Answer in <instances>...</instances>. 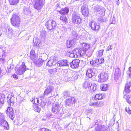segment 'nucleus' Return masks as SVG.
Here are the masks:
<instances>
[{
    "instance_id": "obj_1",
    "label": "nucleus",
    "mask_w": 131,
    "mask_h": 131,
    "mask_svg": "<svg viewBox=\"0 0 131 131\" xmlns=\"http://www.w3.org/2000/svg\"><path fill=\"white\" fill-rule=\"evenodd\" d=\"M11 24L12 26L15 27H18L20 25V19L19 16L16 14L12 16L10 19Z\"/></svg>"
},
{
    "instance_id": "obj_2",
    "label": "nucleus",
    "mask_w": 131,
    "mask_h": 131,
    "mask_svg": "<svg viewBox=\"0 0 131 131\" xmlns=\"http://www.w3.org/2000/svg\"><path fill=\"white\" fill-rule=\"evenodd\" d=\"M27 70L28 68H26L25 64L24 62L22 63L21 65L17 66L15 69L16 73L19 75L23 74L25 71Z\"/></svg>"
},
{
    "instance_id": "obj_3",
    "label": "nucleus",
    "mask_w": 131,
    "mask_h": 131,
    "mask_svg": "<svg viewBox=\"0 0 131 131\" xmlns=\"http://www.w3.org/2000/svg\"><path fill=\"white\" fill-rule=\"evenodd\" d=\"M48 30H51L56 28V22L53 20H49L45 24Z\"/></svg>"
},
{
    "instance_id": "obj_4",
    "label": "nucleus",
    "mask_w": 131,
    "mask_h": 131,
    "mask_svg": "<svg viewBox=\"0 0 131 131\" xmlns=\"http://www.w3.org/2000/svg\"><path fill=\"white\" fill-rule=\"evenodd\" d=\"M72 21L73 23L77 24H80L81 22V19L79 15L77 13H73L72 15Z\"/></svg>"
},
{
    "instance_id": "obj_5",
    "label": "nucleus",
    "mask_w": 131,
    "mask_h": 131,
    "mask_svg": "<svg viewBox=\"0 0 131 131\" xmlns=\"http://www.w3.org/2000/svg\"><path fill=\"white\" fill-rule=\"evenodd\" d=\"M45 0H36L34 7L36 10H40L44 4Z\"/></svg>"
},
{
    "instance_id": "obj_6",
    "label": "nucleus",
    "mask_w": 131,
    "mask_h": 131,
    "mask_svg": "<svg viewBox=\"0 0 131 131\" xmlns=\"http://www.w3.org/2000/svg\"><path fill=\"white\" fill-rule=\"evenodd\" d=\"M61 109V107L58 103H54L53 104L52 110L54 114H58Z\"/></svg>"
},
{
    "instance_id": "obj_7",
    "label": "nucleus",
    "mask_w": 131,
    "mask_h": 131,
    "mask_svg": "<svg viewBox=\"0 0 131 131\" xmlns=\"http://www.w3.org/2000/svg\"><path fill=\"white\" fill-rule=\"evenodd\" d=\"M98 77L99 78L98 81L101 82H103L108 80V76L106 73H102L99 74Z\"/></svg>"
},
{
    "instance_id": "obj_8",
    "label": "nucleus",
    "mask_w": 131,
    "mask_h": 131,
    "mask_svg": "<svg viewBox=\"0 0 131 131\" xmlns=\"http://www.w3.org/2000/svg\"><path fill=\"white\" fill-rule=\"evenodd\" d=\"M16 100V99L13 96V94H11L8 95L7 100L8 103V105H13L14 103Z\"/></svg>"
},
{
    "instance_id": "obj_9",
    "label": "nucleus",
    "mask_w": 131,
    "mask_h": 131,
    "mask_svg": "<svg viewBox=\"0 0 131 131\" xmlns=\"http://www.w3.org/2000/svg\"><path fill=\"white\" fill-rule=\"evenodd\" d=\"M6 112L7 114L8 115L9 117L12 120L15 117V115L13 110L11 106L8 105Z\"/></svg>"
},
{
    "instance_id": "obj_10",
    "label": "nucleus",
    "mask_w": 131,
    "mask_h": 131,
    "mask_svg": "<svg viewBox=\"0 0 131 131\" xmlns=\"http://www.w3.org/2000/svg\"><path fill=\"white\" fill-rule=\"evenodd\" d=\"M90 26L91 27L92 29L93 30L97 31L100 28V26L99 24L96 23L95 21L92 20L91 23L90 24Z\"/></svg>"
},
{
    "instance_id": "obj_11",
    "label": "nucleus",
    "mask_w": 131,
    "mask_h": 131,
    "mask_svg": "<svg viewBox=\"0 0 131 131\" xmlns=\"http://www.w3.org/2000/svg\"><path fill=\"white\" fill-rule=\"evenodd\" d=\"M81 11L82 14L85 17H87L89 14L88 7L86 5H83L81 7Z\"/></svg>"
},
{
    "instance_id": "obj_12",
    "label": "nucleus",
    "mask_w": 131,
    "mask_h": 131,
    "mask_svg": "<svg viewBox=\"0 0 131 131\" xmlns=\"http://www.w3.org/2000/svg\"><path fill=\"white\" fill-rule=\"evenodd\" d=\"M80 62V60L78 59L73 60L70 63V65L72 68H76L78 67Z\"/></svg>"
},
{
    "instance_id": "obj_13",
    "label": "nucleus",
    "mask_w": 131,
    "mask_h": 131,
    "mask_svg": "<svg viewBox=\"0 0 131 131\" xmlns=\"http://www.w3.org/2000/svg\"><path fill=\"white\" fill-rule=\"evenodd\" d=\"M54 88L53 86L51 85H49L45 89L43 94L44 95H48L54 91Z\"/></svg>"
},
{
    "instance_id": "obj_14",
    "label": "nucleus",
    "mask_w": 131,
    "mask_h": 131,
    "mask_svg": "<svg viewBox=\"0 0 131 131\" xmlns=\"http://www.w3.org/2000/svg\"><path fill=\"white\" fill-rule=\"evenodd\" d=\"M77 100L74 97H71L66 100V105L70 106L71 104H72L76 102Z\"/></svg>"
},
{
    "instance_id": "obj_15",
    "label": "nucleus",
    "mask_w": 131,
    "mask_h": 131,
    "mask_svg": "<svg viewBox=\"0 0 131 131\" xmlns=\"http://www.w3.org/2000/svg\"><path fill=\"white\" fill-rule=\"evenodd\" d=\"M13 31L12 28L9 26H7L6 29L5 34L9 37H12L13 35Z\"/></svg>"
},
{
    "instance_id": "obj_16",
    "label": "nucleus",
    "mask_w": 131,
    "mask_h": 131,
    "mask_svg": "<svg viewBox=\"0 0 131 131\" xmlns=\"http://www.w3.org/2000/svg\"><path fill=\"white\" fill-rule=\"evenodd\" d=\"M121 73L120 69L119 68H116L115 70L114 79L115 80H117L119 78Z\"/></svg>"
},
{
    "instance_id": "obj_17",
    "label": "nucleus",
    "mask_w": 131,
    "mask_h": 131,
    "mask_svg": "<svg viewBox=\"0 0 131 131\" xmlns=\"http://www.w3.org/2000/svg\"><path fill=\"white\" fill-rule=\"evenodd\" d=\"M94 10L97 12L98 13L100 14H102L105 11V10L103 7L99 5L96 6Z\"/></svg>"
},
{
    "instance_id": "obj_18",
    "label": "nucleus",
    "mask_w": 131,
    "mask_h": 131,
    "mask_svg": "<svg viewBox=\"0 0 131 131\" xmlns=\"http://www.w3.org/2000/svg\"><path fill=\"white\" fill-rule=\"evenodd\" d=\"M69 64H68V61L66 60H63L59 61L58 62V65L59 66H69Z\"/></svg>"
},
{
    "instance_id": "obj_19",
    "label": "nucleus",
    "mask_w": 131,
    "mask_h": 131,
    "mask_svg": "<svg viewBox=\"0 0 131 131\" xmlns=\"http://www.w3.org/2000/svg\"><path fill=\"white\" fill-rule=\"evenodd\" d=\"M0 126L6 130H8L9 129V125L7 122L5 120L0 122Z\"/></svg>"
},
{
    "instance_id": "obj_20",
    "label": "nucleus",
    "mask_w": 131,
    "mask_h": 131,
    "mask_svg": "<svg viewBox=\"0 0 131 131\" xmlns=\"http://www.w3.org/2000/svg\"><path fill=\"white\" fill-rule=\"evenodd\" d=\"M44 61L38 58L36 60H34V63L37 66L40 67Z\"/></svg>"
},
{
    "instance_id": "obj_21",
    "label": "nucleus",
    "mask_w": 131,
    "mask_h": 131,
    "mask_svg": "<svg viewBox=\"0 0 131 131\" xmlns=\"http://www.w3.org/2000/svg\"><path fill=\"white\" fill-rule=\"evenodd\" d=\"M69 11V8L67 7H66L62 8L60 10H59V11H58V12L60 13L61 14L65 15L67 14Z\"/></svg>"
},
{
    "instance_id": "obj_22",
    "label": "nucleus",
    "mask_w": 131,
    "mask_h": 131,
    "mask_svg": "<svg viewBox=\"0 0 131 131\" xmlns=\"http://www.w3.org/2000/svg\"><path fill=\"white\" fill-rule=\"evenodd\" d=\"M124 91L126 93H129L131 92V82L127 83L126 84Z\"/></svg>"
},
{
    "instance_id": "obj_23",
    "label": "nucleus",
    "mask_w": 131,
    "mask_h": 131,
    "mask_svg": "<svg viewBox=\"0 0 131 131\" xmlns=\"http://www.w3.org/2000/svg\"><path fill=\"white\" fill-rule=\"evenodd\" d=\"M5 98L4 94L2 93H0V108L1 107L4 103Z\"/></svg>"
},
{
    "instance_id": "obj_24",
    "label": "nucleus",
    "mask_w": 131,
    "mask_h": 131,
    "mask_svg": "<svg viewBox=\"0 0 131 131\" xmlns=\"http://www.w3.org/2000/svg\"><path fill=\"white\" fill-rule=\"evenodd\" d=\"M92 84V83L88 81H86L83 83V87L85 89L88 88L90 89Z\"/></svg>"
},
{
    "instance_id": "obj_25",
    "label": "nucleus",
    "mask_w": 131,
    "mask_h": 131,
    "mask_svg": "<svg viewBox=\"0 0 131 131\" xmlns=\"http://www.w3.org/2000/svg\"><path fill=\"white\" fill-rule=\"evenodd\" d=\"M46 31L45 30L41 31L40 34V37L42 40H43L46 39Z\"/></svg>"
},
{
    "instance_id": "obj_26",
    "label": "nucleus",
    "mask_w": 131,
    "mask_h": 131,
    "mask_svg": "<svg viewBox=\"0 0 131 131\" xmlns=\"http://www.w3.org/2000/svg\"><path fill=\"white\" fill-rule=\"evenodd\" d=\"M80 47L81 49H86L88 50L89 48V46L86 43L83 42L80 43Z\"/></svg>"
},
{
    "instance_id": "obj_27",
    "label": "nucleus",
    "mask_w": 131,
    "mask_h": 131,
    "mask_svg": "<svg viewBox=\"0 0 131 131\" xmlns=\"http://www.w3.org/2000/svg\"><path fill=\"white\" fill-rule=\"evenodd\" d=\"M56 63L55 59H53L50 60L47 62V66L49 67L55 64Z\"/></svg>"
},
{
    "instance_id": "obj_28",
    "label": "nucleus",
    "mask_w": 131,
    "mask_h": 131,
    "mask_svg": "<svg viewBox=\"0 0 131 131\" xmlns=\"http://www.w3.org/2000/svg\"><path fill=\"white\" fill-rule=\"evenodd\" d=\"M99 57H97V58L95 60L91 61L90 63L91 64H92L93 66H99Z\"/></svg>"
},
{
    "instance_id": "obj_29",
    "label": "nucleus",
    "mask_w": 131,
    "mask_h": 131,
    "mask_svg": "<svg viewBox=\"0 0 131 131\" xmlns=\"http://www.w3.org/2000/svg\"><path fill=\"white\" fill-rule=\"evenodd\" d=\"M60 19L65 24H67L68 23V18L65 15H63L60 16Z\"/></svg>"
},
{
    "instance_id": "obj_30",
    "label": "nucleus",
    "mask_w": 131,
    "mask_h": 131,
    "mask_svg": "<svg viewBox=\"0 0 131 131\" xmlns=\"http://www.w3.org/2000/svg\"><path fill=\"white\" fill-rule=\"evenodd\" d=\"M73 50L76 56H81V49H74Z\"/></svg>"
},
{
    "instance_id": "obj_31",
    "label": "nucleus",
    "mask_w": 131,
    "mask_h": 131,
    "mask_svg": "<svg viewBox=\"0 0 131 131\" xmlns=\"http://www.w3.org/2000/svg\"><path fill=\"white\" fill-rule=\"evenodd\" d=\"M98 87L97 84L95 83H93L92 84L91 86H90V89L91 90H93V91L96 90Z\"/></svg>"
},
{
    "instance_id": "obj_32",
    "label": "nucleus",
    "mask_w": 131,
    "mask_h": 131,
    "mask_svg": "<svg viewBox=\"0 0 131 131\" xmlns=\"http://www.w3.org/2000/svg\"><path fill=\"white\" fill-rule=\"evenodd\" d=\"M19 0H9V2L10 5H15L19 2Z\"/></svg>"
},
{
    "instance_id": "obj_33",
    "label": "nucleus",
    "mask_w": 131,
    "mask_h": 131,
    "mask_svg": "<svg viewBox=\"0 0 131 131\" xmlns=\"http://www.w3.org/2000/svg\"><path fill=\"white\" fill-rule=\"evenodd\" d=\"M33 44L34 46H37L40 43V41L39 39L36 38H34Z\"/></svg>"
},
{
    "instance_id": "obj_34",
    "label": "nucleus",
    "mask_w": 131,
    "mask_h": 131,
    "mask_svg": "<svg viewBox=\"0 0 131 131\" xmlns=\"http://www.w3.org/2000/svg\"><path fill=\"white\" fill-rule=\"evenodd\" d=\"M102 99V95L99 94H96L95 96L92 97L93 100H96L97 99L100 100Z\"/></svg>"
},
{
    "instance_id": "obj_35",
    "label": "nucleus",
    "mask_w": 131,
    "mask_h": 131,
    "mask_svg": "<svg viewBox=\"0 0 131 131\" xmlns=\"http://www.w3.org/2000/svg\"><path fill=\"white\" fill-rule=\"evenodd\" d=\"M78 36V34L76 32L74 31H73L71 32V37H72L73 39H75L77 38Z\"/></svg>"
},
{
    "instance_id": "obj_36",
    "label": "nucleus",
    "mask_w": 131,
    "mask_h": 131,
    "mask_svg": "<svg viewBox=\"0 0 131 131\" xmlns=\"http://www.w3.org/2000/svg\"><path fill=\"white\" fill-rule=\"evenodd\" d=\"M62 95L63 97H69L70 95L69 92L67 91H64L62 93Z\"/></svg>"
},
{
    "instance_id": "obj_37",
    "label": "nucleus",
    "mask_w": 131,
    "mask_h": 131,
    "mask_svg": "<svg viewBox=\"0 0 131 131\" xmlns=\"http://www.w3.org/2000/svg\"><path fill=\"white\" fill-rule=\"evenodd\" d=\"M104 50L103 49L100 50L96 52L97 57L100 58L103 54Z\"/></svg>"
},
{
    "instance_id": "obj_38",
    "label": "nucleus",
    "mask_w": 131,
    "mask_h": 131,
    "mask_svg": "<svg viewBox=\"0 0 131 131\" xmlns=\"http://www.w3.org/2000/svg\"><path fill=\"white\" fill-rule=\"evenodd\" d=\"M24 12L25 14L27 15L29 14L30 10L28 8L25 7L24 9Z\"/></svg>"
},
{
    "instance_id": "obj_39",
    "label": "nucleus",
    "mask_w": 131,
    "mask_h": 131,
    "mask_svg": "<svg viewBox=\"0 0 131 131\" xmlns=\"http://www.w3.org/2000/svg\"><path fill=\"white\" fill-rule=\"evenodd\" d=\"M97 104L96 107H99L103 106L104 105V103L103 101H99L96 102Z\"/></svg>"
},
{
    "instance_id": "obj_40",
    "label": "nucleus",
    "mask_w": 131,
    "mask_h": 131,
    "mask_svg": "<svg viewBox=\"0 0 131 131\" xmlns=\"http://www.w3.org/2000/svg\"><path fill=\"white\" fill-rule=\"evenodd\" d=\"M5 120L4 114L0 112V122Z\"/></svg>"
},
{
    "instance_id": "obj_41",
    "label": "nucleus",
    "mask_w": 131,
    "mask_h": 131,
    "mask_svg": "<svg viewBox=\"0 0 131 131\" xmlns=\"http://www.w3.org/2000/svg\"><path fill=\"white\" fill-rule=\"evenodd\" d=\"M57 71V69L56 68L49 69L48 70V72L51 74L54 73Z\"/></svg>"
},
{
    "instance_id": "obj_42",
    "label": "nucleus",
    "mask_w": 131,
    "mask_h": 131,
    "mask_svg": "<svg viewBox=\"0 0 131 131\" xmlns=\"http://www.w3.org/2000/svg\"><path fill=\"white\" fill-rule=\"evenodd\" d=\"M32 57L31 56H30V57L31 59L33 61V62L34 60H36L38 58V56L36 54H35L32 56Z\"/></svg>"
},
{
    "instance_id": "obj_43",
    "label": "nucleus",
    "mask_w": 131,
    "mask_h": 131,
    "mask_svg": "<svg viewBox=\"0 0 131 131\" xmlns=\"http://www.w3.org/2000/svg\"><path fill=\"white\" fill-rule=\"evenodd\" d=\"M70 41L71 42L72 47L74 46L75 45L76 42V40L74 39L71 40Z\"/></svg>"
},
{
    "instance_id": "obj_44",
    "label": "nucleus",
    "mask_w": 131,
    "mask_h": 131,
    "mask_svg": "<svg viewBox=\"0 0 131 131\" xmlns=\"http://www.w3.org/2000/svg\"><path fill=\"white\" fill-rule=\"evenodd\" d=\"M95 74V73L93 72L92 69L91 68H89L88 70L86 72V74Z\"/></svg>"
},
{
    "instance_id": "obj_45",
    "label": "nucleus",
    "mask_w": 131,
    "mask_h": 131,
    "mask_svg": "<svg viewBox=\"0 0 131 131\" xmlns=\"http://www.w3.org/2000/svg\"><path fill=\"white\" fill-rule=\"evenodd\" d=\"M40 101L41 102L39 104H40V105L43 107L46 105L45 102H44L43 101H42V100L40 99Z\"/></svg>"
},
{
    "instance_id": "obj_46",
    "label": "nucleus",
    "mask_w": 131,
    "mask_h": 131,
    "mask_svg": "<svg viewBox=\"0 0 131 131\" xmlns=\"http://www.w3.org/2000/svg\"><path fill=\"white\" fill-rule=\"evenodd\" d=\"M126 100L127 101L129 104H131V97L129 96H127L126 97Z\"/></svg>"
},
{
    "instance_id": "obj_47",
    "label": "nucleus",
    "mask_w": 131,
    "mask_h": 131,
    "mask_svg": "<svg viewBox=\"0 0 131 131\" xmlns=\"http://www.w3.org/2000/svg\"><path fill=\"white\" fill-rule=\"evenodd\" d=\"M86 75L87 77L89 78H92L93 77H95V74H86Z\"/></svg>"
},
{
    "instance_id": "obj_48",
    "label": "nucleus",
    "mask_w": 131,
    "mask_h": 131,
    "mask_svg": "<svg viewBox=\"0 0 131 131\" xmlns=\"http://www.w3.org/2000/svg\"><path fill=\"white\" fill-rule=\"evenodd\" d=\"M107 89V84H105L102 86V90L103 91H105Z\"/></svg>"
},
{
    "instance_id": "obj_49",
    "label": "nucleus",
    "mask_w": 131,
    "mask_h": 131,
    "mask_svg": "<svg viewBox=\"0 0 131 131\" xmlns=\"http://www.w3.org/2000/svg\"><path fill=\"white\" fill-rule=\"evenodd\" d=\"M92 54V52L91 51H88L87 52H86L85 54L88 57H90Z\"/></svg>"
},
{
    "instance_id": "obj_50",
    "label": "nucleus",
    "mask_w": 131,
    "mask_h": 131,
    "mask_svg": "<svg viewBox=\"0 0 131 131\" xmlns=\"http://www.w3.org/2000/svg\"><path fill=\"white\" fill-rule=\"evenodd\" d=\"M99 66H100V65L102 63H103L104 62V59L102 58H99Z\"/></svg>"
},
{
    "instance_id": "obj_51",
    "label": "nucleus",
    "mask_w": 131,
    "mask_h": 131,
    "mask_svg": "<svg viewBox=\"0 0 131 131\" xmlns=\"http://www.w3.org/2000/svg\"><path fill=\"white\" fill-rule=\"evenodd\" d=\"M127 73L129 76L131 77V67L129 68L127 72Z\"/></svg>"
},
{
    "instance_id": "obj_52",
    "label": "nucleus",
    "mask_w": 131,
    "mask_h": 131,
    "mask_svg": "<svg viewBox=\"0 0 131 131\" xmlns=\"http://www.w3.org/2000/svg\"><path fill=\"white\" fill-rule=\"evenodd\" d=\"M71 42L70 41H67V46L68 48H69L72 47Z\"/></svg>"
},
{
    "instance_id": "obj_53",
    "label": "nucleus",
    "mask_w": 131,
    "mask_h": 131,
    "mask_svg": "<svg viewBox=\"0 0 131 131\" xmlns=\"http://www.w3.org/2000/svg\"><path fill=\"white\" fill-rule=\"evenodd\" d=\"M81 56H82L84 54H85L86 53V52L87 50L86 49H81Z\"/></svg>"
},
{
    "instance_id": "obj_54",
    "label": "nucleus",
    "mask_w": 131,
    "mask_h": 131,
    "mask_svg": "<svg viewBox=\"0 0 131 131\" xmlns=\"http://www.w3.org/2000/svg\"><path fill=\"white\" fill-rule=\"evenodd\" d=\"M125 110L126 111L129 115L131 114V110L130 109L129 107L127 108L126 107Z\"/></svg>"
},
{
    "instance_id": "obj_55",
    "label": "nucleus",
    "mask_w": 131,
    "mask_h": 131,
    "mask_svg": "<svg viewBox=\"0 0 131 131\" xmlns=\"http://www.w3.org/2000/svg\"><path fill=\"white\" fill-rule=\"evenodd\" d=\"M35 110L36 112H39L41 110L40 108H39L38 106L36 105L35 108Z\"/></svg>"
},
{
    "instance_id": "obj_56",
    "label": "nucleus",
    "mask_w": 131,
    "mask_h": 131,
    "mask_svg": "<svg viewBox=\"0 0 131 131\" xmlns=\"http://www.w3.org/2000/svg\"><path fill=\"white\" fill-rule=\"evenodd\" d=\"M97 105L96 102L91 103L89 104V105L90 106L96 107Z\"/></svg>"
},
{
    "instance_id": "obj_57",
    "label": "nucleus",
    "mask_w": 131,
    "mask_h": 131,
    "mask_svg": "<svg viewBox=\"0 0 131 131\" xmlns=\"http://www.w3.org/2000/svg\"><path fill=\"white\" fill-rule=\"evenodd\" d=\"M75 53H74V51L73 50L72 51V52L70 53V56L72 58L75 57Z\"/></svg>"
},
{
    "instance_id": "obj_58",
    "label": "nucleus",
    "mask_w": 131,
    "mask_h": 131,
    "mask_svg": "<svg viewBox=\"0 0 131 131\" xmlns=\"http://www.w3.org/2000/svg\"><path fill=\"white\" fill-rule=\"evenodd\" d=\"M39 131H51L49 129H47L45 128H42L40 129L39 130Z\"/></svg>"
},
{
    "instance_id": "obj_59",
    "label": "nucleus",
    "mask_w": 131,
    "mask_h": 131,
    "mask_svg": "<svg viewBox=\"0 0 131 131\" xmlns=\"http://www.w3.org/2000/svg\"><path fill=\"white\" fill-rule=\"evenodd\" d=\"M30 56H31V57L32 56V55L36 54L35 52V51L34 50H31L30 53Z\"/></svg>"
},
{
    "instance_id": "obj_60",
    "label": "nucleus",
    "mask_w": 131,
    "mask_h": 131,
    "mask_svg": "<svg viewBox=\"0 0 131 131\" xmlns=\"http://www.w3.org/2000/svg\"><path fill=\"white\" fill-rule=\"evenodd\" d=\"M56 8L58 11H59V9L60 8V5L59 3H57L56 6Z\"/></svg>"
},
{
    "instance_id": "obj_61",
    "label": "nucleus",
    "mask_w": 131,
    "mask_h": 131,
    "mask_svg": "<svg viewBox=\"0 0 131 131\" xmlns=\"http://www.w3.org/2000/svg\"><path fill=\"white\" fill-rule=\"evenodd\" d=\"M96 131H105L104 129L101 127L97 129Z\"/></svg>"
},
{
    "instance_id": "obj_62",
    "label": "nucleus",
    "mask_w": 131,
    "mask_h": 131,
    "mask_svg": "<svg viewBox=\"0 0 131 131\" xmlns=\"http://www.w3.org/2000/svg\"><path fill=\"white\" fill-rule=\"evenodd\" d=\"M112 48L111 47V46H108L107 47V48L106 49V51H108L109 50H112Z\"/></svg>"
},
{
    "instance_id": "obj_63",
    "label": "nucleus",
    "mask_w": 131,
    "mask_h": 131,
    "mask_svg": "<svg viewBox=\"0 0 131 131\" xmlns=\"http://www.w3.org/2000/svg\"><path fill=\"white\" fill-rule=\"evenodd\" d=\"M13 78L16 79H17L18 78V77L17 75L15 74H14L12 76Z\"/></svg>"
},
{
    "instance_id": "obj_64",
    "label": "nucleus",
    "mask_w": 131,
    "mask_h": 131,
    "mask_svg": "<svg viewBox=\"0 0 131 131\" xmlns=\"http://www.w3.org/2000/svg\"><path fill=\"white\" fill-rule=\"evenodd\" d=\"M74 79H78V76L77 75H75L74 77Z\"/></svg>"
}]
</instances>
